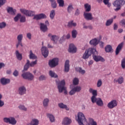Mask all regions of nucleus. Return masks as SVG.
<instances>
[{"mask_svg":"<svg viewBox=\"0 0 125 125\" xmlns=\"http://www.w3.org/2000/svg\"><path fill=\"white\" fill-rule=\"evenodd\" d=\"M20 11L22 14H24L26 16L31 17V16H34V20H41V19H44L46 18V15L45 14L41 13L38 15L36 14V12L29 10H26L25 9H20Z\"/></svg>","mask_w":125,"mask_h":125,"instance_id":"1","label":"nucleus"},{"mask_svg":"<svg viewBox=\"0 0 125 125\" xmlns=\"http://www.w3.org/2000/svg\"><path fill=\"white\" fill-rule=\"evenodd\" d=\"M77 121L79 125H83L84 123H87V120L83 112H78Z\"/></svg>","mask_w":125,"mask_h":125,"instance_id":"2","label":"nucleus"},{"mask_svg":"<svg viewBox=\"0 0 125 125\" xmlns=\"http://www.w3.org/2000/svg\"><path fill=\"white\" fill-rule=\"evenodd\" d=\"M91 54H93V55L97 54V51H96V49L93 48H90L86 50L83 56V59H87L89 56H91Z\"/></svg>","mask_w":125,"mask_h":125,"instance_id":"3","label":"nucleus"},{"mask_svg":"<svg viewBox=\"0 0 125 125\" xmlns=\"http://www.w3.org/2000/svg\"><path fill=\"white\" fill-rule=\"evenodd\" d=\"M58 89L60 93H62V92H63V91H64V93L68 94L67 90H66V87H65V80H63L58 83Z\"/></svg>","mask_w":125,"mask_h":125,"instance_id":"4","label":"nucleus"},{"mask_svg":"<svg viewBox=\"0 0 125 125\" xmlns=\"http://www.w3.org/2000/svg\"><path fill=\"white\" fill-rule=\"evenodd\" d=\"M125 0H116L113 3V5L117 7L114 9L115 11H119L122 7V5H125Z\"/></svg>","mask_w":125,"mask_h":125,"instance_id":"5","label":"nucleus"},{"mask_svg":"<svg viewBox=\"0 0 125 125\" xmlns=\"http://www.w3.org/2000/svg\"><path fill=\"white\" fill-rule=\"evenodd\" d=\"M3 121L6 124H10V125H15L17 123V121H16V120L13 117H10L9 118L5 117L3 119Z\"/></svg>","mask_w":125,"mask_h":125,"instance_id":"6","label":"nucleus"},{"mask_svg":"<svg viewBox=\"0 0 125 125\" xmlns=\"http://www.w3.org/2000/svg\"><path fill=\"white\" fill-rule=\"evenodd\" d=\"M21 76L22 77L23 79H24V80H28V81H33L35 78L34 75H33V74L31 73L30 72L23 73L21 75Z\"/></svg>","mask_w":125,"mask_h":125,"instance_id":"7","label":"nucleus"},{"mask_svg":"<svg viewBox=\"0 0 125 125\" xmlns=\"http://www.w3.org/2000/svg\"><path fill=\"white\" fill-rule=\"evenodd\" d=\"M59 64V59L57 58H55L49 61V65L51 68H54Z\"/></svg>","mask_w":125,"mask_h":125,"instance_id":"8","label":"nucleus"},{"mask_svg":"<svg viewBox=\"0 0 125 125\" xmlns=\"http://www.w3.org/2000/svg\"><path fill=\"white\" fill-rule=\"evenodd\" d=\"M118 106V102L116 100H113L107 104V107L109 109H114Z\"/></svg>","mask_w":125,"mask_h":125,"instance_id":"9","label":"nucleus"},{"mask_svg":"<svg viewBox=\"0 0 125 125\" xmlns=\"http://www.w3.org/2000/svg\"><path fill=\"white\" fill-rule=\"evenodd\" d=\"M89 92L90 93H92L93 96L91 97V101L92 102H94V99L96 98V96H97V90H94L93 89L90 88L89 89Z\"/></svg>","mask_w":125,"mask_h":125,"instance_id":"10","label":"nucleus"},{"mask_svg":"<svg viewBox=\"0 0 125 125\" xmlns=\"http://www.w3.org/2000/svg\"><path fill=\"white\" fill-rule=\"evenodd\" d=\"M98 55V52L97 51V54H94L93 55V58L96 62H98L99 61H102V62H104L105 60L103 58H102L101 56H97Z\"/></svg>","mask_w":125,"mask_h":125,"instance_id":"11","label":"nucleus"},{"mask_svg":"<svg viewBox=\"0 0 125 125\" xmlns=\"http://www.w3.org/2000/svg\"><path fill=\"white\" fill-rule=\"evenodd\" d=\"M26 91L27 89L24 86H21L19 88L18 92L20 95H24V94H26Z\"/></svg>","mask_w":125,"mask_h":125,"instance_id":"12","label":"nucleus"},{"mask_svg":"<svg viewBox=\"0 0 125 125\" xmlns=\"http://www.w3.org/2000/svg\"><path fill=\"white\" fill-rule=\"evenodd\" d=\"M84 18L86 20L89 21L90 20H92L93 19V17H92V14L91 13H83Z\"/></svg>","mask_w":125,"mask_h":125,"instance_id":"13","label":"nucleus"},{"mask_svg":"<svg viewBox=\"0 0 125 125\" xmlns=\"http://www.w3.org/2000/svg\"><path fill=\"white\" fill-rule=\"evenodd\" d=\"M68 52H70V53H76L77 52V47L74 44H69Z\"/></svg>","mask_w":125,"mask_h":125,"instance_id":"14","label":"nucleus"},{"mask_svg":"<svg viewBox=\"0 0 125 125\" xmlns=\"http://www.w3.org/2000/svg\"><path fill=\"white\" fill-rule=\"evenodd\" d=\"M41 50L43 56H44L45 58H46V57L48 56V49H47V48L46 47L43 46L42 47Z\"/></svg>","mask_w":125,"mask_h":125,"instance_id":"15","label":"nucleus"},{"mask_svg":"<svg viewBox=\"0 0 125 125\" xmlns=\"http://www.w3.org/2000/svg\"><path fill=\"white\" fill-rule=\"evenodd\" d=\"M94 102H92V103H95L96 102L98 106H100L101 107H102V106H103V101H102L101 98H96V99H94Z\"/></svg>","mask_w":125,"mask_h":125,"instance_id":"16","label":"nucleus"},{"mask_svg":"<svg viewBox=\"0 0 125 125\" xmlns=\"http://www.w3.org/2000/svg\"><path fill=\"white\" fill-rule=\"evenodd\" d=\"M71 123H72V120H71V119L68 117H65L63 119L62 121V125H71Z\"/></svg>","mask_w":125,"mask_h":125,"instance_id":"17","label":"nucleus"},{"mask_svg":"<svg viewBox=\"0 0 125 125\" xmlns=\"http://www.w3.org/2000/svg\"><path fill=\"white\" fill-rule=\"evenodd\" d=\"M70 61L69 60H66L64 63V72L68 73L70 70Z\"/></svg>","mask_w":125,"mask_h":125,"instance_id":"18","label":"nucleus"},{"mask_svg":"<svg viewBox=\"0 0 125 125\" xmlns=\"http://www.w3.org/2000/svg\"><path fill=\"white\" fill-rule=\"evenodd\" d=\"M123 47H124V42H121L120 44H119L118 45L115 51L116 55H118V54L120 53V51L122 50V48H123Z\"/></svg>","mask_w":125,"mask_h":125,"instance_id":"19","label":"nucleus"},{"mask_svg":"<svg viewBox=\"0 0 125 125\" xmlns=\"http://www.w3.org/2000/svg\"><path fill=\"white\" fill-rule=\"evenodd\" d=\"M48 37L50 38L51 41H52L54 42H55L56 41H58L59 39V37L56 35H52L51 33H49L48 35Z\"/></svg>","mask_w":125,"mask_h":125,"instance_id":"20","label":"nucleus"},{"mask_svg":"<svg viewBox=\"0 0 125 125\" xmlns=\"http://www.w3.org/2000/svg\"><path fill=\"white\" fill-rule=\"evenodd\" d=\"M43 106L44 108H47L49 104V99L45 98L42 101Z\"/></svg>","mask_w":125,"mask_h":125,"instance_id":"21","label":"nucleus"},{"mask_svg":"<svg viewBox=\"0 0 125 125\" xmlns=\"http://www.w3.org/2000/svg\"><path fill=\"white\" fill-rule=\"evenodd\" d=\"M0 83L3 85H5V84H7V83H10V80L3 78L0 79Z\"/></svg>","mask_w":125,"mask_h":125,"instance_id":"22","label":"nucleus"},{"mask_svg":"<svg viewBox=\"0 0 125 125\" xmlns=\"http://www.w3.org/2000/svg\"><path fill=\"white\" fill-rule=\"evenodd\" d=\"M40 29L42 32H46L47 31V25L41 23L40 24Z\"/></svg>","mask_w":125,"mask_h":125,"instance_id":"23","label":"nucleus"},{"mask_svg":"<svg viewBox=\"0 0 125 125\" xmlns=\"http://www.w3.org/2000/svg\"><path fill=\"white\" fill-rule=\"evenodd\" d=\"M98 40H97L96 38L92 39L89 42L90 44H91V45H94V46H96V45L98 44Z\"/></svg>","mask_w":125,"mask_h":125,"instance_id":"24","label":"nucleus"},{"mask_svg":"<svg viewBox=\"0 0 125 125\" xmlns=\"http://www.w3.org/2000/svg\"><path fill=\"white\" fill-rule=\"evenodd\" d=\"M84 7L85 8V11L86 12H89L91 10V5L88 3H86L84 5Z\"/></svg>","mask_w":125,"mask_h":125,"instance_id":"25","label":"nucleus"},{"mask_svg":"<svg viewBox=\"0 0 125 125\" xmlns=\"http://www.w3.org/2000/svg\"><path fill=\"white\" fill-rule=\"evenodd\" d=\"M15 54L17 59H18L20 61H21V60L22 59V54L19 53V51L16 50L15 52Z\"/></svg>","mask_w":125,"mask_h":125,"instance_id":"26","label":"nucleus"},{"mask_svg":"<svg viewBox=\"0 0 125 125\" xmlns=\"http://www.w3.org/2000/svg\"><path fill=\"white\" fill-rule=\"evenodd\" d=\"M29 68H30V61L27 60L26 63L24 65L22 73L24 72V71H28V69H29Z\"/></svg>","mask_w":125,"mask_h":125,"instance_id":"27","label":"nucleus"},{"mask_svg":"<svg viewBox=\"0 0 125 125\" xmlns=\"http://www.w3.org/2000/svg\"><path fill=\"white\" fill-rule=\"evenodd\" d=\"M58 106L61 109H65L67 111H69V109L68 107L67 106V105L61 103L58 104Z\"/></svg>","mask_w":125,"mask_h":125,"instance_id":"28","label":"nucleus"},{"mask_svg":"<svg viewBox=\"0 0 125 125\" xmlns=\"http://www.w3.org/2000/svg\"><path fill=\"white\" fill-rule=\"evenodd\" d=\"M7 12L10 13V14H12V15H15V13L16 12V9H13L12 7H9L7 9Z\"/></svg>","mask_w":125,"mask_h":125,"instance_id":"29","label":"nucleus"},{"mask_svg":"<svg viewBox=\"0 0 125 125\" xmlns=\"http://www.w3.org/2000/svg\"><path fill=\"white\" fill-rule=\"evenodd\" d=\"M46 116L47 117V118H48L50 121V122H51V123H53V122H55V118L54 117V116L50 113H47L46 114Z\"/></svg>","mask_w":125,"mask_h":125,"instance_id":"30","label":"nucleus"},{"mask_svg":"<svg viewBox=\"0 0 125 125\" xmlns=\"http://www.w3.org/2000/svg\"><path fill=\"white\" fill-rule=\"evenodd\" d=\"M114 83H118L119 84H122L124 83V78L123 77H120L118 80H114Z\"/></svg>","mask_w":125,"mask_h":125,"instance_id":"31","label":"nucleus"},{"mask_svg":"<svg viewBox=\"0 0 125 125\" xmlns=\"http://www.w3.org/2000/svg\"><path fill=\"white\" fill-rule=\"evenodd\" d=\"M39 120L37 119H33L30 123V124L31 125H39Z\"/></svg>","mask_w":125,"mask_h":125,"instance_id":"32","label":"nucleus"},{"mask_svg":"<svg viewBox=\"0 0 125 125\" xmlns=\"http://www.w3.org/2000/svg\"><path fill=\"white\" fill-rule=\"evenodd\" d=\"M113 50V49L112 48V46L110 45H107L105 47V51L106 52H111V51Z\"/></svg>","mask_w":125,"mask_h":125,"instance_id":"33","label":"nucleus"},{"mask_svg":"<svg viewBox=\"0 0 125 125\" xmlns=\"http://www.w3.org/2000/svg\"><path fill=\"white\" fill-rule=\"evenodd\" d=\"M74 10V7L72 4H70L67 8V11L68 13H71L72 11Z\"/></svg>","mask_w":125,"mask_h":125,"instance_id":"34","label":"nucleus"},{"mask_svg":"<svg viewBox=\"0 0 125 125\" xmlns=\"http://www.w3.org/2000/svg\"><path fill=\"white\" fill-rule=\"evenodd\" d=\"M49 75H50L51 78H58V75L55 74V73L51 70L49 71Z\"/></svg>","mask_w":125,"mask_h":125,"instance_id":"35","label":"nucleus"},{"mask_svg":"<svg viewBox=\"0 0 125 125\" xmlns=\"http://www.w3.org/2000/svg\"><path fill=\"white\" fill-rule=\"evenodd\" d=\"M76 70L77 71V72L80 73V74H82V75H84V74H85V70H83V68H82V67H78L76 68Z\"/></svg>","mask_w":125,"mask_h":125,"instance_id":"36","label":"nucleus"},{"mask_svg":"<svg viewBox=\"0 0 125 125\" xmlns=\"http://www.w3.org/2000/svg\"><path fill=\"white\" fill-rule=\"evenodd\" d=\"M89 123L91 125H97L96 122L94 121V120L91 118L88 119Z\"/></svg>","mask_w":125,"mask_h":125,"instance_id":"37","label":"nucleus"},{"mask_svg":"<svg viewBox=\"0 0 125 125\" xmlns=\"http://www.w3.org/2000/svg\"><path fill=\"white\" fill-rule=\"evenodd\" d=\"M29 58L30 59H37V56L33 53L32 50L30 51Z\"/></svg>","mask_w":125,"mask_h":125,"instance_id":"38","label":"nucleus"},{"mask_svg":"<svg viewBox=\"0 0 125 125\" xmlns=\"http://www.w3.org/2000/svg\"><path fill=\"white\" fill-rule=\"evenodd\" d=\"M68 27H76L77 26V23L76 22H74V21H71L68 23Z\"/></svg>","mask_w":125,"mask_h":125,"instance_id":"39","label":"nucleus"},{"mask_svg":"<svg viewBox=\"0 0 125 125\" xmlns=\"http://www.w3.org/2000/svg\"><path fill=\"white\" fill-rule=\"evenodd\" d=\"M57 2L60 7H63L64 6V0H57Z\"/></svg>","mask_w":125,"mask_h":125,"instance_id":"40","label":"nucleus"},{"mask_svg":"<svg viewBox=\"0 0 125 125\" xmlns=\"http://www.w3.org/2000/svg\"><path fill=\"white\" fill-rule=\"evenodd\" d=\"M55 16V10H52L51 11L50 13V18H51L52 20L54 18Z\"/></svg>","mask_w":125,"mask_h":125,"instance_id":"41","label":"nucleus"},{"mask_svg":"<svg viewBox=\"0 0 125 125\" xmlns=\"http://www.w3.org/2000/svg\"><path fill=\"white\" fill-rule=\"evenodd\" d=\"M79 82H80L79 78H75L73 80V83L74 85H78L79 84Z\"/></svg>","mask_w":125,"mask_h":125,"instance_id":"42","label":"nucleus"},{"mask_svg":"<svg viewBox=\"0 0 125 125\" xmlns=\"http://www.w3.org/2000/svg\"><path fill=\"white\" fill-rule=\"evenodd\" d=\"M76 92H80L82 90V87L80 86H76L73 88Z\"/></svg>","mask_w":125,"mask_h":125,"instance_id":"43","label":"nucleus"},{"mask_svg":"<svg viewBox=\"0 0 125 125\" xmlns=\"http://www.w3.org/2000/svg\"><path fill=\"white\" fill-rule=\"evenodd\" d=\"M77 35H78V32L76 30H74L72 31V36L73 39L77 38Z\"/></svg>","mask_w":125,"mask_h":125,"instance_id":"44","label":"nucleus"},{"mask_svg":"<svg viewBox=\"0 0 125 125\" xmlns=\"http://www.w3.org/2000/svg\"><path fill=\"white\" fill-rule=\"evenodd\" d=\"M113 19H110L107 20L105 23L106 26H110V25H111L112 23H113Z\"/></svg>","mask_w":125,"mask_h":125,"instance_id":"45","label":"nucleus"},{"mask_svg":"<svg viewBox=\"0 0 125 125\" xmlns=\"http://www.w3.org/2000/svg\"><path fill=\"white\" fill-rule=\"evenodd\" d=\"M37 63H38V60H37L34 62H31V63H30V61H29V65L30 67H34L35 65H37Z\"/></svg>","mask_w":125,"mask_h":125,"instance_id":"46","label":"nucleus"},{"mask_svg":"<svg viewBox=\"0 0 125 125\" xmlns=\"http://www.w3.org/2000/svg\"><path fill=\"white\" fill-rule=\"evenodd\" d=\"M6 26V23L4 22H0V29H3Z\"/></svg>","mask_w":125,"mask_h":125,"instance_id":"47","label":"nucleus"},{"mask_svg":"<svg viewBox=\"0 0 125 125\" xmlns=\"http://www.w3.org/2000/svg\"><path fill=\"white\" fill-rule=\"evenodd\" d=\"M19 108L20 110H22L23 111H27V108L25 107L24 105H20Z\"/></svg>","mask_w":125,"mask_h":125,"instance_id":"48","label":"nucleus"},{"mask_svg":"<svg viewBox=\"0 0 125 125\" xmlns=\"http://www.w3.org/2000/svg\"><path fill=\"white\" fill-rule=\"evenodd\" d=\"M46 80V77L44 75H41L39 78V80L40 81H45Z\"/></svg>","mask_w":125,"mask_h":125,"instance_id":"49","label":"nucleus"},{"mask_svg":"<svg viewBox=\"0 0 125 125\" xmlns=\"http://www.w3.org/2000/svg\"><path fill=\"white\" fill-rule=\"evenodd\" d=\"M20 22L21 23L26 22V17L25 16H21L20 19Z\"/></svg>","mask_w":125,"mask_h":125,"instance_id":"50","label":"nucleus"},{"mask_svg":"<svg viewBox=\"0 0 125 125\" xmlns=\"http://www.w3.org/2000/svg\"><path fill=\"white\" fill-rule=\"evenodd\" d=\"M102 85V81L101 80H99L97 82V87H100Z\"/></svg>","mask_w":125,"mask_h":125,"instance_id":"51","label":"nucleus"},{"mask_svg":"<svg viewBox=\"0 0 125 125\" xmlns=\"http://www.w3.org/2000/svg\"><path fill=\"white\" fill-rule=\"evenodd\" d=\"M76 93V91H75L74 89L73 88L71 91L69 92V95H74Z\"/></svg>","mask_w":125,"mask_h":125,"instance_id":"52","label":"nucleus"},{"mask_svg":"<svg viewBox=\"0 0 125 125\" xmlns=\"http://www.w3.org/2000/svg\"><path fill=\"white\" fill-rule=\"evenodd\" d=\"M17 40L18 41H22V40H23V35L22 34H20L17 37Z\"/></svg>","mask_w":125,"mask_h":125,"instance_id":"53","label":"nucleus"},{"mask_svg":"<svg viewBox=\"0 0 125 125\" xmlns=\"http://www.w3.org/2000/svg\"><path fill=\"white\" fill-rule=\"evenodd\" d=\"M120 24L121 26H122V27H125V19L122 20L120 22Z\"/></svg>","mask_w":125,"mask_h":125,"instance_id":"54","label":"nucleus"},{"mask_svg":"<svg viewBox=\"0 0 125 125\" xmlns=\"http://www.w3.org/2000/svg\"><path fill=\"white\" fill-rule=\"evenodd\" d=\"M51 4L53 8H56V7H57V3H56V1L53 2V3H51Z\"/></svg>","mask_w":125,"mask_h":125,"instance_id":"55","label":"nucleus"},{"mask_svg":"<svg viewBox=\"0 0 125 125\" xmlns=\"http://www.w3.org/2000/svg\"><path fill=\"white\" fill-rule=\"evenodd\" d=\"M20 16H21V15L20 14H18L17 16H16L14 18V20L15 21V22H17V21H18V20H19V18H20Z\"/></svg>","mask_w":125,"mask_h":125,"instance_id":"56","label":"nucleus"},{"mask_svg":"<svg viewBox=\"0 0 125 125\" xmlns=\"http://www.w3.org/2000/svg\"><path fill=\"white\" fill-rule=\"evenodd\" d=\"M26 37L28 40H32V34L31 33H27L26 34Z\"/></svg>","mask_w":125,"mask_h":125,"instance_id":"57","label":"nucleus"},{"mask_svg":"<svg viewBox=\"0 0 125 125\" xmlns=\"http://www.w3.org/2000/svg\"><path fill=\"white\" fill-rule=\"evenodd\" d=\"M6 2V0H0V7L4 4Z\"/></svg>","mask_w":125,"mask_h":125,"instance_id":"58","label":"nucleus"},{"mask_svg":"<svg viewBox=\"0 0 125 125\" xmlns=\"http://www.w3.org/2000/svg\"><path fill=\"white\" fill-rule=\"evenodd\" d=\"M19 75V72L17 70H15L14 72H13V75L15 77H17Z\"/></svg>","mask_w":125,"mask_h":125,"instance_id":"59","label":"nucleus"},{"mask_svg":"<svg viewBox=\"0 0 125 125\" xmlns=\"http://www.w3.org/2000/svg\"><path fill=\"white\" fill-rule=\"evenodd\" d=\"M22 43V41H18V43H17L16 44V47L17 48H18V47H19V46L21 45V44Z\"/></svg>","mask_w":125,"mask_h":125,"instance_id":"60","label":"nucleus"},{"mask_svg":"<svg viewBox=\"0 0 125 125\" xmlns=\"http://www.w3.org/2000/svg\"><path fill=\"white\" fill-rule=\"evenodd\" d=\"M75 14L76 16H78L80 14V10H79V9H77Z\"/></svg>","mask_w":125,"mask_h":125,"instance_id":"61","label":"nucleus"},{"mask_svg":"<svg viewBox=\"0 0 125 125\" xmlns=\"http://www.w3.org/2000/svg\"><path fill=\"white\" fill-rule=\"evenodd\" d=\"M100 46L102 48H103V47H104V42H100Z\"/></svg>","mask_w":125,"mask_h":125,"instance_id":"62","label":"nucleus"},{"mask_svg":"<svg viewBox=\"0 0 125 125\" xmlns=\"http://www.w3.org/2000/svg\"><path fill=\"white\" fill-rule=\"evenodd\" d=\"M109 0H104L103 2L105 5H107L109 3Z\"/></svg>","mask_w":125,"mask_h":125,"instance_id":"63","label":"nucleus"},{"mask_svg":"<svg viewBox=\"0 0 125 125\" xmlns=\"http://www.w3.org/2000/svg\"><path fill=\"white\" fill-rule=\"evenodd\" d=\"M5 64H4V63H3V62H0V69H1L2 67H5Z\"/></svg>","mask_w":125,"mask_h":125,"instance_id":"64","label":"nucleus"}]
</instances>
